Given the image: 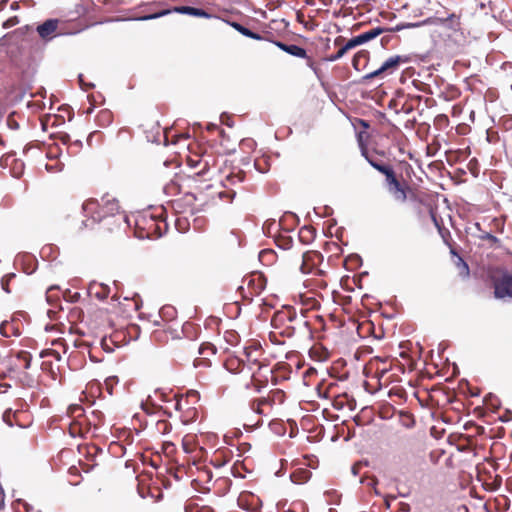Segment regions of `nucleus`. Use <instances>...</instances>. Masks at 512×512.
<instances>
[{
  "label": "nucleus",
  "instance_id": "59",
  "mask_svg": "<svg viewBox=\"0 0 512 512\" xmlns=\"http://www.w3.org/2000/svg\"><path fill=\"white\" fill-rule=\"evenodd\" d=\"M191 394H195V395H197V394H198V392H197V391H191Z\"/></svg>",
  "mask_w": 512,
  "mask_h": 512
},
{
  "label": "nucleus",
  "instance_id": "20",
  "mask_svg": "<svg viewBox=\"0 0 512 512\" xmlns=\"http://www.w3.org/2000/svg\"><path fill=\"white\" fill-rule=\"evenodd\" d=\"M259 353L258 348H252V347H245L244 348V354L246 356V360L249 363L256 364L258 363V357L256 354Z\"/></svg>",
  "mask_w": 512,
  "mask_h": 512
},
{
  "label": "nucleus",
  "instance_id": "42",
  "mask_svg": "<svg viewBox=\"0 0 512 512\" xmlns=\"http://www.w3.org/2000/svg\"><path fill=\"white\" fill-rule=\"evenodd\" d=\"M487 398L490 399L491 405H493L495 407L498 405L497 399H496V397L494 395L489 394V396Z\"/></svg>",
  "mask_w": 512,
  "mask_h": 512
},
{
  "label": "nucleus",
  "instance_id": "62",
  "mask_svg": "<svg viewBox=\"0 0 512 512\" xmlns=\"http://www.w3.org/2000/svg\"><path fill=\"white\" fill-rule=\"evenodd\" d=\"M339 2H348L349 0H338Z\"/></svg>",
  "mask_w": 512,
  "mask_h": 512
},
{
  "label": "nucleus",
  "instance_id": "8",
  "mask_svg": "<svg viewBox=\"0 0 512 512\" xmlns=\"http://www.w3.org/2000/svg\"><path fill=\"white\" fill-rule=\"evenodd\" d=\"M59 23V19L50 18L44 21L43 23L39 24L36 27V31L39 37L44 41L52 40L56 36Z\"/></svg>",
  "mask_w": 512,
  "mask_h": 512
},
{
  "label": "nucleus",
  "instance_id": "5",
  "mask_svg": "<svg viewBox=\"0 0 512 512\" xmlns=\"http://www.w3.org/2000/svg\"><path fill=\"white\" fill-rule=\"evenodd\" d=\"M494 296L497 299L512 298V274L503 273L493 279Z\"/></svg>",
  "mask_w": 512,
  "mask_h": 512
},
{
  "label": "nucleus",
  "instance_id": "1",
  "mask_svg": "<svg viewBox=\"0 0 512 512\" xmlns=\"http://www.w3.org/2000/svg\"><path fill=\"white\" fill-rule=\"evenodd\" d=\"M84 216L82 221L86 228H92L94 224L103 223L109 231L119 228L126 222V216L120 212V205L116 198L104 195L100 200L89 199L82 204Z\"/></svg>",
  "mask_w": 512,
  "mask_h": 512
},
{
  "label": "nucleus",
  "instance_id": "47",
  "mask_svg": "<svg viewBox=\"0 0 512 512\" xmlns=\"http://www.w3.org/2000/svg\"><path fill=\"white\" fill-rule=\"evenodd\" d=\"M47 250H51V247H50V246H47V247L42 248V250H41V254H42V255H43V254H45Z\"/></svg>",
  "mask_w": 512,
  "mask_h": 512
},
{
  "label": "nucleus",
  "instance_id": "14",
  "mask_svg": "<svg viewBox=\"0 0 512 512\" xmlns=\"http://www.w3.org/2000/svg\"><path fill=\"white\" fill-rule=\"evenodd\" d=\"M428 23H433L431 18H427L423 21L416 22V23H401V24L396 25L395 27L383 28V29H384V32H399L403 29L417 28V27H421L424 25H428Z\"/></svg>",
  "mask_w": 512,
  "mask_h": 512
},
{
  "label": "nucleus",
  "instance_id": "49",
  "mask_svg": "<svg viewBox=\"0 0 512 512\" xmlns=\"http://www.w3.org/2000/svg\"><path fill=\"white\" fill-rule=\"evenodd\" d=\"M352 473H353L354 475H357V473H358L357 466H355V465H354V466L352 467Z\"/></svg>",
  "mask_w": 512,
  "mask_h": 512
},
{
  "label": "nucleus",
  "instance_id": "13",
  "mask_svg": "<svg viewBox=\"0 0 512 512\" xmlns=\"http://www.w3.org/2000/svg\"><path fill=\"white\" fill-rule=\"evenodd\" d=\"M405 61L406 58H403L400 55H395L384 61L381 67L385 73L392 74L398 69L400 63Z\"/></svg>",
  "mask_w": 512,
  "mask_h": 512
},
{
  "label": "nucleus",
  "instance_id": "21",
  "mask_svg": "<svg viewBox=\"0 0 512 512\" xmlns=\"http://www.w3.org/2000/svg\"><path fill=\"white\" fill-rule=\"evenodd\" d=\"M263 405H270V400H268L266 398H260V399L253 400L250 404L251 409L258 414H263V410H262Z\"/></svg>",
  "mask_w": 512,
  "mask_h": 512
},
{
  "label": "nucleus",
  "instance_id": "61",
  "mask_svg": "<svg viewBox=\"0 0 512 512\" xmlns=\"http://www.w3.org/2000/svg\"><path fill=\"white\" fill-rule=\"evenodd\" d=\"M179 139H180V138L178 137V139H177V140L173 141V144L178 143V140H179Z\"/></svg>",
  "mask_w": 512,
  "mask_h": 512
},
{
  "label": "nucleus",
  "instance_id": "28",
  "mask_svg": "<svg viewBox=\"0 0 512 512\" xmlns=\"http://www.w3.org/2000/svg\"><path fill=\"white\" fill-rule=\"evenodd\" d=\"M17 412H13L12 409H7L3 413L2 419L3 421L10 427H13L14 423L12 421V418L16 417Z\"/></svg>",
  "mask_w": 512,
  "mask_h": 512
},
{
  "label": "nucleus",
  "instance_id": "38",
  "mask_svg": "<svg viewBox=\"0 0 512 512\" xmlns=\"http://www.w3.org/2000/svg\"><path fill=\"white\" fill-rule=\"evenodd\" d=\"M79 82H80V85L83 89L87 90L88 88H91L93 87L94 85L93 84H87L84 86V83H83V79H82V75L80 74L79 75Z\"/></svg>",
  "mask_w": 512,
  "mask_h": 512
},
{
  "label": "nucleus",
  "instance_id": "24",
  "mask_svg": "<svg viewBox=\"0 0 512 512\" xmlns=\"http://www.w3.org/2000/svg\"><path fill=\"white\" fill-rule=\"evenodd\" d=\"M308 472L307 471H301L299 473H293L291 475V479L294 483H304L308 480Z\"/></svg>",
  "mask_w": 512,
  "mask_h": 512
},
{
  "label": "nucleus",
  "instance_id": "55",
  "mask_svg": "<svg viewBox=\"0 0 512 512\" xmlns=\"http://www.w3.org/2000/svg\"><path fill=\"white\" fill-rule=\"evenodd\" d=\"M8 2V0H1V4L5 5Z\"/></svg>",
  "mask_w": 512,
  "mask_h": 512
},
{
  "label": "nucleus",
  "instance_id": "27",
  "mask_svg": "<svg viewBox=\"0 0 512 512\" xmlns=\"http://www.w3.org/2000/svg\"><path fill=\"white\" fill-rule=\"evenodd\" d=\"M324 495L327 497V502L329 504H332V503L338 504L340 495L338 494V492L336 490H328L325 492Z\"/></svg>",
  "mask_w": 512,
  "mask_h": 512
},
{
  "label": "nucleus",
  "instance_id": "25",
  "mask_svg": "<svg viewBox=\"0 0 512 512\" xmlns=\"http://www.w3.org/2000/svg\"><path fill=\"white\" fill-rule=\"evenodd\" d=\"M368 54H369V53H368V51H366V50H361V51L357 52V53L354 55V57H353V59H352V65H353V67H354L356 70H359V62H360V59H361V58H367Z\"/></svg>",
  "mask_w": 512,
  "mask_h": 512
},
{
  "label": "nucleus",
  "instance_id": "52",
  "mask_svg": "<svg viewBox=\"0 0 512 512\" xmlns=\"http://www.w3.org/2000/svg\"><path fill=\"white\" fill-rule=\"evenodd\" d=\"M178 137H179L180 139H181V138H182V139H188V137H189V136H188V135H180V136H178Z\"/></svg>",
  "mask_w": 512,
  "mask_h": 512
},
{
  "label": "nucleus",
  "instance_id": "56",
  "mask_svg": "<svg viewBox=\"0 0 512 512\" xmlns=\"http://www.w3.org/2000/svg\"><path fill=\"white\" fill-rule=\"evenodd\" d=\"M54 157H55V156H53V155L51 154V152L48 154V158H51V159H52V158H54Z\"/></svg>",
  "mask_w": 512,
  "mask_h": 512
},
{
  "label": "nucleus",
  "instance_id": "10",
  "mask_svg": "<svg viewBox=\"0 0 512 512\" xmlns=\"http://www.w3.org/2000/svg\"><path fill=\"white\" fill-rule=\"evenodd\" d=\"M87 292L89 296L103 301L108 297L110 293V287L103 283L92 282L89 284Z\"/></svg>",
  "mask_w": 512,
  "mask_h": 512
},
{
  "label": "nucleus",
  "instance_id": "60",
  "mask_svg": "<svg viewBox=\"0 0 512 512\" xmlns=\"http://www.w3.org/2000/svg\"><path fill=\"white\" fill-rule=\"evenodd\" d=\"M179 139H180V138L178 137V139H177V140L173 141V144L178 143V140H179Z\"/></svg>",
  "mask_w": 512,
  "mask_h": 512
},
{
  "label": "nucleus",
  "instance_id": "22",
  "mask_svg": "<svg viewBox=\"0 0 512 512\" xmlns=\"http://www.w3.org/2000/svg\"><path fill=\"white\" fill-rule=\"evenodd\" d=\"M175 314L176 310L172 306H164L160 309V315L165 320L173 319Z\"/></svg>",
  "mask_w": 512,
  "mask_h": 512
},
{
  "label": "nucleus",
  "instance_id": "34",
  "mask_svg": "<svg viewBox=\"0 0 512 512\" xmlns=\"http://www.w3.org/2000/svg\"><path fill=\"white\" fill-rule=\"evenodd\" d=\"M48 172H60L63 169L62 163H56L54 165L46 164L45 166Z\"/></svg>",
  "mask_w": 512,
  "mask_h": 512
},
{
  "label": "nucleus",
  "instance_id": "41",
  "mask_svg": "<svg viewBox=\"0 0 512 512\" xmlns=\"http://www.w3.org/2000/svg\"><path fill=\"white\" fill-rule=\"evenodd\" d=\"M101 345H102V347H103V349H104L105 351H107V352H112V351H113V349H112V348H110V347L107 345V342H106V340H105V339H103V340L101 341Z\"/></svg>",
  "mask_w": 512,
  "mask_h": 512
},
{
  "label": "nucleus",
  "instance_id": "9",
  "mask_svg": "<svg viewBox=\"0 0 512 512\" xmlns=\"http://www.w3.org/2000/svg\"><path fill=\"white\" fill-rule=\"evenodd\" d=\"M272 43L277 46L280 50L288 53L289 55H292L297 58H303V59H309L307 55V51L295 44H286L281 41H272Z\"/></svg>",
  "mask_w": 512,
  "mask_h": 512
},
{
  "label": "nucleus",
  "instance_id": "43",
  "mask_svg": "<svg viewBox=\"0 0 512 512\" xmlns=\"http://www.w3.org/2000/svg\"><path fill=\"white\" fill-rule=\"evenodd\" d=\"M141 408H142V410H143V411H145L147 414H152V413H153V412H152V410H151V409L148 407V405H147V404H145V403H142V404H141Z\"/></svg>",
  "mask_w": 512,
  "mask_h": 512
},
{
  "label": "nucleus",
  "instance_id": "18",
  "mask_svg": "<svg viewBox=\"0 0 512 512\" xmlns=\"http://www.w3.org/2000/svg\"><path fill=\"white\" fill-rule=\"evenodd\" d=\"M314 232L312 227L304 226L300 230L299 238L303 243H309L314 237Z\"/></svg>",
  "mask_w": 512,
  "mask_h": 512
},
{
  "label": "nucleus",
  "instance_id": "48",
  "mask_svg": "<svg viewBox=\"0 0 512 512\" xmlns=\"http://www.w3.org/2000/svg\"><path fill=\"white\" fill-rule=\"evenodd\" d=\"M69 138H70V137H69V135H67V134H66V135H64V136L62 137V140H63V142L66 144V143L68 142Z\"/></svg>",
  "mask_w": 512,
  "mask_h": 512
},
{
  "label": "nucleus",
  "instance_id": "36",
  "mask_svg": "<svg viewBox=\"0 0 512 512\" xmlns=\"http://www.w3.org/2000/svg\"><path fill=\"white\" fill-rule=\"evenodd\" d=\"M360 150H361V155L368 161V159L373 156L372 154H370L367 150V148L365 147V145L360 142Z\"/></svg>",
  "mask_w": 512,
  "mask_h": 512
},
{
  "label": "nucleus",
  "instance_id": "44",
  "mask_svg": "<svg viewBox=\"0 0 512 512\" xmlns=\"http://www.w3.org/2000/svg\"><path fill=\"white\" fill-rule=\"evenodd\" d=\"M232 179H233V182H235V181L242 182L243 181V176H241V175H234V176H232Z\"/></svg>",
  "mask_w": 512,
  "mask_h": 512
},
{
  "label": "nucleus",
  "instance_id": "19",
  "mask_svg": "<svg viewBox=\"0 0 512 512\" xmlns=\"http://www.w3.org/2000/svg\"><path fill=\"white\" fill-rule=\"evenodd\" d=\"M375 170H377L380 173H384L385 170H388L391 166L388 164L383 163L382 161L378 160L375 156H371L367 161Z\"/></svg>",
  "mask_w": 512,
  "mask_h": 512
},
{
  "label": "nucleus",
  "instance_id": "53",
  "mask_svg": "<svg viewBox=\"0 0 512 512\" xmlns=\"http://www.w3.org/2000/svg\"><path fill=\"white\" fill-rule=\"evenodd\" d=\"M382 44L384 45L386 42H388V39L382 38L381 39Z\"/></svg>",
  "mask_w": 512,
  "mask_h": 512
},
{
  "label": "nucleus",
  "instance_id": "33",
  "mask_svg": "<svg viewBox=\"0 0 512 512\" xmlns=\"http://www.w3.org/2000/svg\"><path fill=\"white\" fill-rule=\"evenodd\" d=\"M157 429L163 434L169 433L171 431V425L167 421H164V420L158 421Z\"/></svg>",
  "mask_w": 512,
  "mask_h": 512
},
{
  "label": "nucleus",
  "instance_id": "45",
  "mask_svg": "<svg viewBox=\"0 0 512 512\" xmlns=\"http://www.w3.org/2000/svg\"><path fill=\"white\" fill-rule=\"evenodd\" d=\"M474 228H475L477 231H479V232H480V234H481L482 232H484V231L482 230V228H481L480 223H478V222H475V223H474Z\"/></svg>",
  "mask_w": 512,
  "mask_h": 512
},
{
  "label": "nucleus",
  "instance_id": "3",
  "mask_svg": "<svg viewBox=\"0 0 512 512\" xmlns=\"http://www.w3.org/2000/svg\"><path fill=\"white\" fill-rule=\"evenodd\" d=\"M171 13H178V14H184L189 15L192 17H198V18H215L217 20H220L216 15L209 13L208 11L197 8V7H191V6H174L172 8L163 9L159 12H155L153 14L144 15L138 18V20L141 21H148L152 19H157L166 15H169Z\"/></svg>",
  "mask_w": 512,
  "mask_h": 512
},
{
  "label": "nucleus",
  "instance_id": "35",
  "mask_svg": "<svg viewBox=\"0 0 512 512\" xmlns=\"http://www.w3.org/2000/svg\"><path fill=\"white\" fill-rule=\"evenodd\" d=\"M294 332H295V326H286L285 329L283 331H281V334H283L287 337H292L294 335Z\"/></svg>",
  "mask_w": 512,
  "mask_h": 512
},
{
  "label": "nucleus",
  "instance_id": "7",
  "mask_svg": "<svg viewBox=\"0 0 512 512\" xmlns=\"http://www.w3.org/2000/svg\"><path fill=\"white\" fill-rule=\"evenodd\" d=\"M59 289V286L52 285L50 286L46 291V301L47 303L52 307L48 309L47 315L50 319L55 320L57 319V313L58 310H62L61 302H60V296L58 293H55Z\"/></svg>",
  "mask_w": 512,
  "mask_h": 512
},
{
  "label": "nucleus",
  "instance_id": "37",
  "mask_svg": "<svg viewBox=\"0 0 512 512\" xmlns=\"http://www.w3.org/2000/svg\"><path fill=\"white\" fill-rule=\"evenodd\" d=\"M221 121H222L223 124H225L228 127H232L233 126V122L230 121V117L227 114H225V113H223L221 115Z\"/></svg>",
  "mask_w": 512,
  "mask_h": 512
},
{
  "label": "nucleus",
  "instance_id": "16",
  "mask_svg": "<svg viewBox=\"0 0 512 512\" xmlns=\"http://www.w3.org/2000/svg\"><path fill=\"white\" fill-rule=\"evenodd\" d=\"M226 369L231 373L242 372L244 361L238 357L229 358L225 363Z\"/></svg>",
  "mask_w": 512,
  "mask_h": 512
},
{
  "label": "nucleus",
  "instance_id": "11",
  "mask_svg": "<svg viewBox=\"0 0 512 512\" xmlns=\"http://www.w3.org/2000/svg\"><path fill=\"white\" fill-rule=\"evenodd\" d=\"M432 24H439L444 28L450 29L452 31H457L460 29V18L455 13L449 14L445 18H431Z\"/></svg>",
  "mask_w": 512,
  "mask_h": 512
},
{
  "label": "nucleus",
  "instance_id": "40",
  "mask_svg": "<svg viewBox=\"0 0 512 512\" xmlns=\"http://www.w3.org/2000/svg\"><path fill=\"white\" fill-rule=\"evenodd\" d=\"M292 241L291 240H285L283 244L279 245V247L283 249H289L291 247Z\"/></svg>",
  "mask_w": 512,
  "mask_h": 512
},
{
  "label": "nucleus",
  "instance_id": "26",
  "mask_svg": "<svg viewBox=\"0 0 512 512\" xmlns=\"http://www.w3.org/2000/svg\"><path fill=\"white\" fill-rule=\"evenodd\" d=\"M451 254L452 255H456L458 257V260L456 262V266L460 269H462L463 271H465V274L468 276L469 275V266L468 264L464 261V259L462 257H460L455 250H451Z\"/></svg>",
  "mask_w": 512,
  "mask_h": 512
},
{
  "label": "nucleus",
  "instance_id": "4",
  "mask_svg": "<svg viewBox=\"0 0 512 512\" xmlns=\"http://www.w3.org/2000/svg\"><path fill=\"white\" fill-rule=\"evenodd\" d=\"M383 175H385V182L389 193L395 200L405 202L407 199L406 190L397 179L393 168L390 167L388 170H385Z\"/></svg>",
  "mask_w": 512,
  "mask_h": 512
},
{
  "label": "nucleus",
  "instance_id": "6",
  "mask_svg": "<svg viewBox=\"0 0 512 512\" xmlns=\"http://www.w3.org/2000/svg\"><path fill=\"white\" fill-rule=\"evenodd\" d=\"M286 323H296L297 325L307 326L308 322L304 320L303 316H298L296 311L293 309H285L275 313L272 319V325L275 328H279L281 325Z\"/></svg>",
  "mask_w": 512,
  "mask_h": 512
},
{
  "label": "nucleus",
  "instance_id": "50",
  "mask_svg": "<svg viewBox=\"0 0 512 512\" xmlns=\"http://www.w3.org/2000/svg\"><path fill=\"white\" fill-rule=\"evenodd\" d=\"M17 8H18V4L16 2L11 4V9L15 10Z\"/></svg>",
  "mask_w": 512,
  "mask_h": 512
},
{
  "label": "nucleus",
  "instance_id": "29",
  "mask_svg": "<svg viewBox=\"0 0 512 512\" xmlns=\"http://www.w3.org/2000/svg\"><path fill=\"white\" fill-rule=\"evenodd\" d=\"M14 277V273H9L1 278V287L6 293H10L9 282Z\"/></svg>",
  "mask_w": 512,
  "mask_h": 512
},
{
  "label": "nucleus",
  "instance_id": "23",
  "mask_svg": "<svg viewBox=\"0 0 512 512\" xmlns=\"http://www.w3.org/2000/svg\"><path fill=\"white\" fill-rule=\"evenodd\" d=\"M80 293L78 292H71L70 290H66L63 293V298L70 303H76L80 300Z\"/></svg>",
  "mask_w": 512,
  "mask_h": 512
},
{
  "label": "nucleus",
  "instance_id": "2",
  "mask_svg": "<svg viewBox=\"0 0 512 512\" xmlns=\"http://www.w3.org/2000/svg\"><path fill=\"white\" fill-rule=\"evenodd\" d=\"M384 33L383 27H375L369 31L363 32L351 39H349L345 44L341 45L339 50L335 54H331L327 57L329 62H335L341 59L349 50L356 48L357 46L363 45L379 35Z\"/></svg>",
  "mask_w": 512,
  "mask_h": 512
},
{
  "label": "nucleus",
  "instance_id": "31",
  "mask_svg": "<svg viewBox=\"0 0 512 512\" xmlns=\"http://www.w3.org/2000/svg\"><path fill=\"white\" fill-rule=\"evenodd\" d=\"M254 167L260 173H266L268 171V164L264 160H259V159L255 160Z\"/></svg>",
  "mask_w": 512,
  "mask_h": 512
},
{
  "label": "nucleus",
  "instance_id": "57",
  "mask_svg": "<svg viewBox=\"0 0 512 512\" xmlns=\"http://www.w3.org/2000/svg\"><path fill=\"white\" fill-rule=\"evenodd\" d=\"M168 143V136H165V145Z\"/></svg>",
  "mask_w": 512,
  "mask_h": 512
},
{
  "label": "nucleus",
  "instance_id": "46",
  "mask_svg": "<svg viewBox=\"0 0 512 512\" xmlns=\"http://www.w3.org/2000/svg\"><path fill=\"white\" fill-rule=\"evenodd\" d=\"M343 37L339 36L335 39L334 41V44L337 46V45H340L342 42H343Z\"/></svg>",
  "mask_w": 512,
  "mask_h": 512
},
{
  "label": "nucleus",
  "instance_id": "39",
  "mask_svg": "<svg viewBox=\"0 0 512 512\" xmlns=\"http://www.w3.org/2000/svg\"><path fill=\"white\" fill-rule=\"evenodd\" d=\"M304 256H305V254L302 255V258H304ZM300 270L304 274L309 272V270L306 268V265H305V259H303V261H302V264L300 266Z\"/></svg>",
  "mask_w": 512,
  "mask_h": 512
},
{
  "label": "nucleus",
  "instance_id": "30",
  "mask_svg": "<svg viewBox=\"0 0 512 512\" xmlns=\"http://www.w3.org/2000/svg\"><path fill=\"white\" fill-rule=\"evenodd\" d=\"M6 124L11 130L19 129V123L15 119V113H11L8 115L6 119Z\"/></svg>",
  "mask_w": 512,
  "mask_h": 512
},
{
  "label": "nucleus",
  "instance_id": "58",
  "mask_svg": "<svg viewBox=\"0 0 512 512\" xmlns=\"http://www.w3.org/2000/svg\"><path fill=\"white\" fill-rule=\"evenodd\" d=\"M204 174V171L201 170L200 172H198V175H203Z\"/></svg>",
  "mask_w": 512,
  "mask_h": 512
},
{
  "label": "nucleus",
  "instance_id": "17",
  "mask_svg": "<svg viewBox=\"0 0 512 512\" xmlns=\"http://www.w3.org/2000/svg\"><path fill=\"white\" fill-rule=\"evenodd\" d=\"M480 240H487L490 242L489 247L493 249H498L502 247L501 240L494 236L493 234L489 232H482L481 234L476 236Z\"/></svg>",
  "mask_w": 512,
  "mask_h": 512
},
{
  "label": "nucleus",
  "instance_id": "12",
  "mask_svg": "<svg viewBox=\"0 0 512 512\" xmlns=\"http://www.w3.org/2000/svg\"><path fill=\"white\" fill-rule=\"evenodd\" d=\"M223 22L226 23L227 25L231 26L232 28H234L237 32H239L241 35H243L245 37H248V38H251V39H254L257 41L266 40V38L263 35L252 31L251 29L242 25L239 22H236V21H223Z\"/></svg>",
  "mask_w": 512,
  "mask_h": 512
},
{
  "label": "nucleus",
  "instance_id": "51",
  "mask_svg": "<svg viewBox=\"0 0 512 512\" xmlns=\"http://www.w3.org/2000/svg\"><path fill=\"white\" fill-rule=\"evenodd\" d=\"M217 126L215 124H210L208 125V129L211 130V129H214L216 128Z\"/></svg>",
  "mask_w": 512,
  "mask_h": 512
},
{
  "label": "nucleus",
  "instance_id": "32",
  "mask_svg": "<svg viewBox=\"0 0 512 512\" xmlns=\"http://www.w3.org/2000/svg\"><path fill=\"white\" fill-rule=\"evenodd\" d=\"M383 73H385L383 70H382V67L380 66L378 69H376L375 71L371 72V73H368L366 75H364L362 77V81L365 83L367 82L368 80L370 79H373L375 77H378V76H381Z\"/></svg>",
  "mask_w": 512,
  "mask_h": 512
},
{
  "label": "nucleus",
  "instance_id": "54",
  "mask_svg": "<svg viewBox=\"0 0 512 512\" xmlns=\"http://www.w3.org/2000/svg\"><path fill=\"white\" fill-rule=\"evenodd\" d=\"M75 144H76V145H79V146H81V145H82L81 141H79V140L75 141Z\"/></svg>",
  "mask_w": 512,
  "mask_h": 512
},
{
  "label": "nucleus",
  "instance_id": "15",
  "mask_svg": "<svg viewBox=\"0 0 512 512\" xmlns=\"http://www.w3.org/2000/svg\"><path fill=\"white\" fill-rule=\"evenodd\" d=\"M31 355L26 351H20L16 354V359L13 365L17 369L27 370L30 368Z\"/></svg>",
  "mask_w": 512,
  "mask_h": 512
}]
</instances>
